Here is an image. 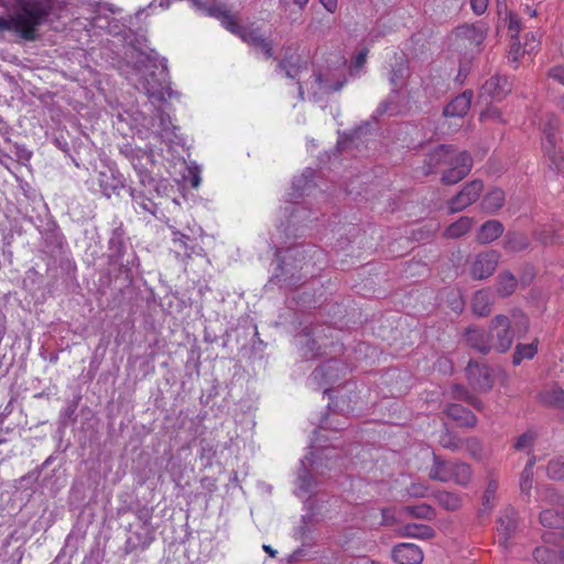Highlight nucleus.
Listing matches in <instances>:
<instances>
[{
  "label": "nucleus",
  "instance_id": "f257e3e1",
  "mask_svg": "<svg viewBox=\"0 0 564 564\" xmlns=\"http://www.w3.org/2000/svg\"><path fill=\"white\" fill-rule=\"evenodd\" d=\"M0 6L13 11L8 18L0 17V32H14L29 42L36 40L37 28L51 13V6L42 0H0Z\"/></svg>",
  "mask_w": 564,
  "mask_h": 564
},
{
  "label": "nucleus",
  "instance_id": "f03ea898",
  "mask_svg": "<svg viewBox=\"0 0 564 564\" xmlns=\"http://www.w3.org/2000/svg\"><path fill=\"white\" fill-rule=\"evenodd\" d=\"M193 8L202 13L214 17L232 34L239 36L245 43L260 51L269 59L273 57L272 41L259 28L242 26L236 15L231 14L225 6H206L199 0H189Z\"/></svg>",
  "mask_w": 564,
  "mask_h": 564
},
{
  "label": "nucleus",
  "instance_id": "7ed1b4c3",
  "mask_svg": "<svg viewBox=\"0 0 564 564\" xmlns=\"http://www.w3.org/2000/svg\"><path fill=\"white\" fill-rule=\"evenodd\" d=\"M135 73L137 87L143 90L152 101H164L166 96L173 98L177 95L170 86L166 59H163L159 67L155 58L140 54L135 62Z\"/></svg>",
  "mask_w": 564,
  "mask_h": 564
},
{
  "label": "nucleus",
  "instance_id": "20e7f679",
  "mask_svg": "<svg viewBox=\"0 0 564 564\" xmlns=\"http://www.w3.org/2000/svg\"><path fill=\"white\" fill-rule=\"evenodd\" d=\"M512 317L514 319L513 330L511 329V322L506 315H497L491 319L490 341L497 352H505L511 347L514 332L525 333L528 330V319L523 314L514 312Z\"/></svg>",
  "mask_w": 564,
  "mask_h": 564
},
{
  "label": "nucleus",
  "instance_id": "39448f33",
  "mask_svg": "<svg viewBox=\"0 0 564 564\" xmlns=\"http://www.w3.org/2000/svg\"><path fill=\"white\" fill-rule=\"evenodd\" d=\"M448 156L441 182L445 185H454L469 174L474 161L469 152L460 151L454 145H452Z\"/></svg>",
  "mask_w": 564,
  "mask_h": 564
},
{
  "label": "nucleus",
  "instance_id": "423d86ee",
  "mask_svg": "<svg viewBox=\"0 0 564 564\" xmlns=\"http://www.w3.org/2000/svg\"><path fill=\"white\" fill-rule=\"evenodd\" d=\"M121 153L130 161L143 186L151 185L154 182L148 170L154 163L152 150L134 149L126 145L121 149Z\"/></svg>",
  "mask_w": 564,
  "mask_h": 564
},
{
  "label": "nucleus",
  "instance_id": "0eeeda50",
  "mask_svg": "<svg viewBox=\"0 0 564 564\" xmlns=\"http://www.w3.org/2000/svg\"><path fill=\"white\" fill-rule=\"evenodd\" d=\"M484 191V183L474 180L464 185L462 191L448 202V213L455 214L474 204Z\"/></svg>",
  "mask_w": 564,
  "mask_h": 564
},
{
  "label": "nucleus",
  "instance_id": "6e6552de",
  "mask_svg": "<svg viewBox=\"0 0 564 564\" xmlns=\"http://www.w3.org/2000/svg\"><path fill=\"white\" fill-rule=\"evenodd\" d=\"M410 76L411 69L409 61L404 57L397 58L389 76V83L392 86L391 96H400L403 94L408 98L411 97V91L406 89Z\"/></svg>",
  "mask_w": 564,
  "mask_h": 564
},
{
  "label": "nucleus",
  "instance_id": "1a4fd4ad",
  "mask_svg": "<svg viewBox=\"0 0 564 564\" xmlns=\"http://www.w3.org/2000/svg\"><path fill=\"white\" fill-rule=\"evenodd\" d=\"M500 260V253L488 250L478 253L470 267V274L476 280H484L492 275Z\"/></svg>",
  "mask_w": 564,
  "mask_h": 564
},
{
  "label": "nucleus",
  "instance_id": "9d476101",
  "mask_svg": "<svg viewBox=\"0 0 564 564\" xmlns=\"http://www.w3.org/2000/svg\"><path fill=\"white\" fill-rule=\"evenodd\" d=\"M346 368L339 360L329 359L315 368L311 375V380L317 386L333 384L337 382L345 373Z\"/></svg>",
  "mask_w": 564,
  "mask_h": 564
},
{
  "label": "nucleus",
  "instance_id": "9b49d317",
  "mask_svg": "<svg viewBox=\"0 0 564 564\" xmlns=\"http://www.w3.org/2000/svg\"><path fill=\"white\" fill-rule=\"evenodd\" d=\"M109 263L118 265L120 270L128 271L129 267L132 264L130 261H124L123 257L126 253V241L123 237V231L121 228H116L111 237L109 239Z\"/></svg>",
  "mask_w": 564,
  "mask_h": 564
},
{
  "label": "nucleus",
  "instance_id": "f8f14e48",
  "mask_svg": "<svg viewBox=\"0 0 564 564\" xmlns=\"http://www.w3.org/2000/svg\"><path fill=\"white\" fill-rule=\"evenodd\" d=\"M451 148V144H441L433 149L432 151H430L425 155L423 162V173L425 175H429L437 171L444 172L446 164L448 163Z\"/></svg>",
  "mask_w": 564,
  "mask_h": 564
},
{
  "label": "nucleus",
  "instance_id": "ddd939ff",
  "mask_svg": "<svg viewBox=\"0 0 564 564\" xmlns=\"http://www.w3.org/2000/svg\"><path fill=\"white\" fill-rule=\"evenodd\" d=\"M466 376L469 384L479 391L489 390L492 386L489 368L474 361H469L466 367Z\"/></svg>",
  "mask_w": 564,
  "mask_h": 564
},
{
  "label": "nucleus",
  "instance_id": "4468645a",
  "mask_svg": "<svg viewBox=\"0 0 564 564\" xmlns=\"http://www.w3.org/2000/svg\"><path fill=\"white\" fill-rule=\"evenodd\" d=\"M518 528L517 512L513 508H506L498 519L499 544L506 546Z\"/></svg>",
  "mask_w": 564,
  "mask_h": 564
},
{
  "label": "nucleus",
  "instance_id": "2eb2a0df",
  "mask_svg": "<svg viewBox=\"0 0 564 564\" xmlns=\"http://www.w3.org/2000/svg\"><path fill=\"white\" fill-rule=\"evenodd\" d=\"M511 88L507 77L496 75L485 82L481 87V95L501 101L511 91Z\"/></svg>",
  "mask_w": 564,
  "mask_h": 564
},
{
  "label": "nucleus",
  "instance_id": "dca6fc26",
  "mask_svg": "<svg viewBox=\"0 0 564 564\" xmlns=\"http://www.w3.org/2000/svg\"><path fill=\"white\" fill-rule=\"evenodd\" d=\"M392 557L397 564H421L423 552L413 543H400L393 547Z\"/></svg>",
  "mask_w": 564,
  "mask_h": 564
},
{
  "label": "nucleus",
  "instance_id": "f3484780",
  "mask_svg": "<svg viewBox=\"0 0 564 564\" xmlns=\"http://www.w3.org/2000/svg\"><path fill=\"white\" fill-rule=\"evenodd\" d=\"M154 121L153 127H158L156 132L162 141L173 143L177 140V127L173 124L169 113L164 112L162 109H158Z\"/></svg>",
  "mask_w": 564,
  "mask_h": 564
},
{
  "label": "nucleus",
  "instance_id": "a211bd4d",
  "mask_svg": "<svg viewBox=\"0 0 564 564\" xmlns=\"http://www.w3.org/2000/svg\"><path fill=\"white\" fill-rule=\"evenodd\" d=\"M466 343L477 351L481 354H488L494 349L490 341V334H487L482 329L468 328L465 333Z\"/></svg>",
  "mask_w": 564,
  "mask_h": 564
},
{
  "label": "nucleus",
  "instance_id": "6ab92c4d",
  "mask_svg": "<svg viewBox=\"0 0 564 564\" xmlns=\"http://www.w3.org/2000/svg\"><path fill=\"white\" fill-rule=\"evenodd\" d=\"M454 460H445L433 453V463L429 469V477L433 480L447 482L452 480V468Z\"/></svg>",
  "mask_w": 564,
  "mask_h": 564
},
{
  "label": "nucleus",
  "instance_id": "aec40b11",
  "mask_svg": "<svg viewBox=\"0 0 564 564\" xmlns=\"http://www.w3.org/2000/svg\"><path fill=\"white\" fill-rule=\"evenodd\" d=\"M445 413L460 426L474 427L477 424L476 415L467 408L452 403L445 409Z\"/></svg>",
  "mask_w": 564,
  "mask_h": 564
},
{
  "label": "nucleus",
  "instance_id": "412c9836",
  "mask_svg": "<svg viewBox=\"0 0 564 564\" xmlns=\"http://www.w3.org/2000/svg\"><path fill=\"white\" fill-rule=\"evenodd\" d=\"M473 93L466 90L463 94L455 97L445 108V117H464L471 105Z\"/></svg>",
  "mask_w": 564,
  "mask_h": 564
},
{
  "label": "nucleus",
  "instance_id": "4be33fe9",
  "mask_svg": "<svg viewBox=\"0 0 564 564\" xmlns=\"http://www.w3.org/2000/svg\"><path fill=\"white\" fill-rule=\"evenodd\" d=\"M503 232V226L498 220H488L481 225L477 234V241L480 243H490L498 239Z\"/></svg>",
  "mask_w": 564,
  "mask_h": 564
},
{
  "label": "nucleus",
  "instance_id": "5701e85b",
  "mask_svg": "<svg viewBox=\"0 0 564 564\" xmlns=\"http://www.w3.org/2000/svg\"><path fill=\"white\" fill-rule=\"evenodd\" d=\"M492 304V296L488 290L477 291L473 297V311L478 316L489 315Z\"/></svg>",
  "mask_w": 564,
  "mask_h": 564
},
{
  "label": "nucleus",
  "instance_id": "b1692460",
  "mask_svg": "<svg viewBox=\"0 0 564 564\" xmlns=\"http://www.w3.org/2000/svg\"><path fill=\"white\" fill-rule=\"evenodd\" d=\"M322 340L319 332L314 333L313 337L310 333H304L301 335V343L303 347V355L306 358H313L319 354L322 346H326L325 343H319Z\"/></svg>",
  "mask_w": 564,
  "mask_h": 564
},
{
  "label": "nucleus",
  "instance_id": "393cba45",
  "mask_svg": "<svg viewBox=\"0 0 564 564\" xmlns=\"http://www.w3.org/2000/svg\"><path fill=\"white\" fill-rule=\"evenodd\" d=\"M474 225V219L463 216L455 223L451 224L444 231V236L448 239H457L466 235Z\"/></svg>",
  "mask_w": 564,
  "mask_h": 564
},
{
  "label": "nucleus",
  "instance_id": "a878e982",
  "mask_svg": "<svg viewBox=\"0 0 564 564\" xmlns=\"http://www.w3.org/2000/svg\"><path fill=\"white\" fill-rule=\"evenodd\" d=\"M505 203V193L500 188H494L481 200V207L489 214L498 212Z\"/></svg>",
  "mask_w": 564,
  "mask_h": 564
},
{
  "label": "nucleus",
  "instance_id": "bb28decb",
  "mask_svg": "<svg viewBox=\"0 0 564 564\" xmlns=\"http://www.w3.org/2000/svg\"><path fill=\"white\" fill-rule=\"evenodd\" d=\"M541 401L557 409L564 408V390L558 386H552L540 394Z\"/></svg>",
  "mask_w": 564,
  "mask_h": 564
},
{
  "label": "nucleus",
  "instance_id": "cd10ccee",
  "mask_svg": "<svg viewBox=\"0 0 564 564\" xmlns=\"http://www.w3.org/2000/svg\"><path fill=\"white\" fill-rule=\"evenodd\" d=\"M457 36L463 41H468L476 47H479L485 40V32L474 25H464L458 29Z\"/></svg>",
  "mask_w": 564,
  "mask_h": 564
},
{
  "label": "nucleus",
  "instance_id": "c85d7f7f",
  "mask_svg": "<svg viewBox=\"0 0 564 564\" xmlns=\"http://www.w3.org/2000/svg\"><path fill=\"white\" fill-rule=\"evenodd\" d=\"M517 284H518L517 279L512 273L502 272L498 276L497 286H496L497 293L501 297H507L514 292Z\"/></svg>",
  "mask_w": 564,
  "mask_h": 564
},
{
  "label": "nucleus",
  "instance_id": "c756f323",
  "mask_svg": "<svg viewBox=\"0 0 564 564\" xmlns=\"http://www.w3.org/2000/svg\"><path fill=\"white\" fill-rule=\"evenodd\" d=\"M172 241L176 248V251L178 253L183 252L187 258H189L195 251V246L192 245L193 240L178 230H172Z\"/></svg>",
  "mask_w": 564,
  "mask_h": 564
},
{
  "label": "nucleus",
  "instance_id": "7c9ffc66",
  "mask_svg": "<svg viewBox=\"0 0 564 564\" xmlns=\"http://www.w3.org/2000/svg\"><path fill=\"white\" fill-rule=\"evenodd\" d=\"M454 468H452V480L460 486H466L471 478L470 466L466 463L453 462Z\"/></svg>",
  "mask_w": 564,
  "mask_h": 564
},
{
  "label": "nucleus",
  "instance_id": "2f4dec72",
  "mask_svg": "<svg viewBox=\"0 0 564 564\" xmlns=\"http://www.w3.org/2000/svg\"><path fill=\"white\" fill-rule=\"evenodd\" d=\"M402 534L410 538L431 539L434 530L425 524L409 523L402 528Z\"/></svg>",
  "mask_w": 564,
  "mask_h": 564
},
{
  "label": "nucleus",
  "instance_id": "473e14b6",
  "mask_svg": "<svg viewBox=\"0 0 564 564\" xmlns=\"http://www.w3.org/2000/svg\"><path fill=\"white\" fill-rule=\"evenodd\" d=\"M130 194L137 212H145L155 215L156 204L151 198L144 196L142 193H137L135 189H131Z\"/></svg>",
  "mask_w": 564,
  "mask_h": 564
},
{
  "label": "nucleus",
  "instance_id": "72a5a7b5",
  "mask_svg": "<svg viewBox=\"0 0 564 564\" xmlns=\"http://www.w3.org/2000/svg\"><path fill=\"white\" fill-rule=\"evenodd\" d=\"M403 513L412 518L424 520H432L435 517V510L426 503L406 506L403 508Z\"/></svg>",
  "mask_w": 564,
  "mask_h": 564
},
{
  "label": "nucleus",
  "instance_id": "f704fd0d",
  "mask_svg": "<svg viewBox=\"0 0 564 564\" xmlns=\"http://www.w3.org/2000/svg\"><path fill=\"white\" fill-rule=\"evenodd\" d=\"M529 246V239L527 236L520 232H509L506 236L505 249L511 252L522 251Z\"/></svg>",
  "mask_w": 564,
  "mask_h": 564
},
{
  "label": "nucleus",
  "instance_id": "c9c22d12",
  "mask_svg": "<svg viewBox=\"0 0 564 564\" xmlns=\"http://www.w3.org/2000/svg\"><path fill=\"white\" fill-rule=\"evenodd\" d=\"M313 177V171L307 169L300 176L294 178L292 183V193L290 194L293 198H299L305 194L306 188L308 187L310 182Z\"/></svg>",
  "mask_w": 564,
  "mask_h": 564
},
{
  "label": "nucleus",
  "instance_id": "e433bc0d",
  "mask_svg": "<svg viewBox=\"0 0 564 564\" xmlns=\"http://www.w3.org/2000/svg\"><path fill=\"white\" fill-rule=\"evenodd\" d=\"M538 351V347L535 343L522 345L519 344L513 354L512 362L513 365H520L524 359H532Z\"/></svg>",
  "mask_w": 564,
  "mask_h": 564
},
{
  "label": "nucleus",
  "instance_id": "4c0bfd02",
  "mask_svg": "<svg viewBox=\"0 0 564 564\" xmlns=\"http://www.w3.org/2000/svg\"><path fill=\"white\" fill-rule=\"evenodd\" d=\"M452 394H453V398L457 399V400H463L465 402H467L468 404H470L471 406H474L475 409L477 410H481L482 409V403L479 399H477L476 397L471 395L463 386L460 384H455L453 386L452 388Z\"/></svg>",
  "mask_w": 564,
  "mask_h": 564
},
{
  "label": "nucleus",
  "instance_id": "58836bf2",
  "mask_svg": "<svg viewBox=\"0 0 564 564\" xmlns=\"http://www.w3.org/2000/svg\"><path fill=\"white\" fill-rule=\"evenodd\" d=\"M437 500L443 508L449 511L457 510L462 503L458 495L448 491L440 492Z\"/></svg>",
  "mask_w": 564,
  "mask_h": 564
},
{
  "label": "nucleus",
  "instance_id": "ea45409f",
  "mask_svg": "<svg viewBox=\"0 0 564 564\" xmlns=\"http://www.w3.org/2000/svg\"><path fill=\"white\" fill-rule=\"evenodd\" d=\"M315 487V481L312 475L303 468L297 476V490L299 494H308Z\"/></svg>",
  "mask_w": 564,
  "mask_h": 564
},
{
  "label": "nucleus",
  "instance_id": "a19ab883",
  "mask_svg": "<svg viewBox=\"0 0 564 564\" xmlns=\"http://www.w3.org/2000/svg\"><path fill=\"white\" fill-rule=\"evenodd\" d=\"M540 522L544 527L555 528L561 523V517L557 511L553 509H545L540 513Z\"/></svg>",
  "mask_w": 564,
  "mask_h": 564
},
{
  "label": "nucleus",
  "instance_id": "79ce46f5",
  "mask_svg": "<svg viewBox=\"0 0 564 564\" xmlns=\"http://www.w3.org/2000/svg\"><path fill=\"white\" fill-rule=\"evenodd\" d=\"M440 444L447 449L457 451L462 446V441L449 432H444L440 437Z\"/></svg>",
  "mask_w": 564,
  "mask_h": 564
},
{
  "label": "nucleus",
  "instance_id": "37998d69",
  "mask_svg": "<svg viewBox=\"0 0 564 564\" xmlns=\"http://www.w3.org/2000/svg\"><path fill=\"white\" fill-rule=\"evenodd\" d=\"M555 143L554 128L550 127V129L544 130V138L542 141L543 149L550 156L554 155Z\"/></svg>",
  "mask_w": 564,
  "mask_h": 564
},
{
  "label": "nucleus",
  "instance_id": "c03bdc74",
  "mask_svg": "<svg viewBox=\"0 0 564 564\" xmlns=\"http://www.w3.org/2000/svg\"><path fill=\"white\" fill-rule=\"evenodd\" d=\"M547 475L552 479H562L564 477V462L553 459L549 463Z\"/></svg>",
  "mask_w": 564,
  "mask_h": 564
},
{
  "label": "nucleus",
  "instance_id": "a18cd8bd",
  "mask_svg": "<svg viewBox=\"0 0 564 564\" xmlns=\"http://www.w3.org/2000/svg\"><path fill=\"white\" fill-rule=\"evenodd\" d=\"M316 82L319 85V89L324 93L338 91L345 85V80H336L334 84H330L327 79H324L322 75L316 76Z\"/></svg>",
  "mask_w": 564,
  "mask_h": 564
},
{
  "label": "nucleus",
  "instance_id": "49530a36",
  "mask_svg": "<svg viewBox=\"0 0 564 564\" xmlns=\"http://www.w3.org/2000/svg\"><path fill=\"white\" fill-rule=\"evenodd\" d=\"M278 69L283 72L286 77L289 78H295L299 74V66L295 64L290 63L286 59H281L278 63Z\"/></svg>",
  "mask_w": 564,
  "mask_h": 564
},
{
  "label": "nucleus",
  "instance_id": "de8ad7c7",
  "mask_svg": "<svg viewBox=\"0 0 564 564\" xmlns=\"http://www.w3.org/2000/svg\"><path fill=\"white\" fill-rule=\"evenodd\" d=\"M554 555H555V552L551 551L550 549H547L545 546L535 547V550L533 552V557L535 558V561L541 562V563L551 562L552 558L554 557Z\"/></svg>",
  "mask_w": 564,
  "mask_h": 564
},
{
  "label": "nucleus",
  "instance_id": "09e8293b",
  "mask_svg": "<svg viewBox=\"0 0 564 564\" xmlns=\"http://www.w3.org/2000/svg\"><path fill=\"white\" fill-rule=\"evenodd\" d=\"M406 492L411 497L423 498L427 495L429 487L424 484L415 482V484H411L406 488Z\"/></svg>",
  "mask_w": 564,
  "mask_h": 564
},
{
  "label": "nucleus",
  "instance_id": "8fccbe9b",
  "mask_svg": "<svg viewBox=\"0 0 564 564\" xmlns=\"http://www.w3.org/2000/svg\"><path fill=\"white\" fill-rule=\"evenodd\" d=\"M534 441V434L532 432H525L522 435H520L514 443V448L518 451H523L528 447H530L533 444Z\"/></svg>",
  "mask_w": 564,
  "mask_h": 564
},
{
  "label": "nucleus",
  "instance_id": "3c124183",
  "mask_svg": "<svg viewBox=\"0 0 564 564\" xmlns=\"http://www.w3.org/2000/svg\"><path fill=\"white\" fill-rule=\"evenodd\" d=\"M533 482V471L523 470L520 476V489L523 494L529 495Z\"/></svg>",
  "mask_w": 564,
  "mask_h": 564
},
{
  "label": "nucleus",
  "instance_id": "603ef678",
  "mask_svg": "<svg viewBox=\"0 0 564 564\" xmlns=\"http://www.w3.org/2000/svg\"><path fill=\"white\" fill-rule=\"evenodd\" d=\"M480 119L482 121H488V120H492V121H499V122H502V118H501V112L498 108L496 107H489L487 108L485 111H482L480 113Z\"/></svg>",
  "mask_w": 564,
  "mask_h": 564
},
{
  "label": "nucleus",
  "instance_id": "864d4df0",
  "mask_svg": "<svg viewBox=\"0 0 564 564\" xmlns=\"http://www.w3.org/2000/svg\"><path fill=\"white\" fill-rule=\"evenodd\" d=\"M497 488H498V485L496 481H490L488 484V487L484 495V506L485 507H487V508L492 507L491 500L495 498V492H496Z\"/></svg>",
  "mask_w": 564,
  "mask_h": 564
},
{
  "label": "nucleus",
  "instance_id": "5fc2aeb1",
  "mask_svg": "<svg viewBox=\"0 0 564 564\" xmlns=\"http://www.w3.org/2000/svg\"><path fill=\"white\" fill-rule=\"evenodd\" d=\"M509 32L511 34V39H517L521 29L520 19L516 14L509 15Z\"/></svg>",
  "mask_w": 564,
  "mask_h": 564
},
{
  "label": "nucleus",
  "instance_id": "6e6d98bb",
  "mask_svg": "<svg viewBox=\"0 0 564 564\" xmlns=\"http://www.w3.org/2000/svg\"><path fill=\"white\" fill-rule=\"evenodd\" d=\"M14 149H15V155H17V159L19 162H29L31 156H32V152L29 151L24 145H20V144H14Z\"/></svg>",
  "mask_w": 564,
  "mask_h": 564
},
{
  "label": "nucleus",
  "instance_id": "4d7b16f0",
  "mask_svg": "<svg viewBox=\"0 0 564 564\" xmlns=\"http://www.w3.org/2000/svg\"><path fill=\"white\" fill-rule=\"evenodd\" d=\"M549 77L564 85V66L557 65L549 69Z\"/></svg>",
  "mask_w": 564,
  "mask_h": 564
},
{
  "label": "nucleus",
  "instance_id": "13d9d810",
  "mask_svg": "<svg viewBox=\"0 0 564 564\" xmlns=\"http://www.w3.org/2000/svg\"><path fill=\"white\" fill-rule=\"evenodd\" d=\"M521 53H524L522 47H521V44L517 39H512V43L510 45V52H509V56L510 58L513 61V62H517L519 56L521 55Z\"/></svg>",
  "mask_w": 564,
  "mask_h": 564
},
{
  "label": "nucleus",
  "instance_id": "bf43d9fd",
  "mask_svg": "<svg viewBox=\"0 0 564 564\" xmlns=\"http://www.w3.org/2000/svg\"><path fill=\"white\" fill-rule=\"evenodd\" d=\"M488 2L489 0H470V6L474 13L477 15L482 14L488 7Z\"/></svg>",
  "mask_w": 564,
  "mask_h": 564
},
{
  "label": "nucleus",
  "instance_id": "052dcab7",
  "mask_svg": "<svg viewBox=\"0 0 564 564\" xmlns=\"http://www.w3.org/2000/svg\"><path fill=\"white\" fill-rule=\"evenodd\" d=\"M10 134H11L10 127L0 118V138L4 142L9 143V142H11Z\"/></svg>",
  "mask_w": 564,
  "mask_h": 564
},
{
  "label": "nucleus",
  "instance_id": "680f3d73",
  "mask_svg": "<svg viewBox=\"0 0 564 564\" xmlns=\"http://www.w3.org/2000/svg\"><path fill=\"white\" fill-rule=\"evenodd\" d=\"M538 45L539 41L536 40L535 35L532 34L531 40L524 44L523 52L531 53L536 48Z\"/></svg>",
  "mask_w": 564,
  "mask_h": 564
},
{
  "label": "nucleus",
  "instance_id": "e2e57ef3",
  "mask_svg": "<svg viewBox=\"0 0 564 564\" xmlns=\"http://www.w3.org/2000/svg\"><path fill=\"white\" fill-rule=\"evenodd\" d=\"M390 108V101H383L379 105V107L376 110L377 115H384L389 111Z\"/></svg>",
  "mask_w": 564,
  "mask_h": 564
},
{
  "label": "nucleus",
  "instance_id": "0e129e2a",
  "mask_svg": "<svg viewBox=\"0 0 564 564\" xmlns=\"http://www.w3.org/2000/svg\"><path fill=\"white\" fill-rule=\"evenodd\" d=\"M321 2L329 12H333L337 4V0H321Z\"/></svg>",
  "mask_w": 564,
  "mask_h": 564
},
{
  "label": "nucleus",
  "instance_id": "69168bd1",
  "mask_svg": "<svg viewBox=\"0 0 564 564\" xmlns=\"http://www.w3.org/2000/svg\"><path fill=\"white\" fill-rule=\"evenodd\" d=\"M366 56H367V53L366 52H360L357 57H356V64L357 66H361L365 62H366Z\"/></svg>",
  "mask_w": 564,
  "mask_h": 564
},
{
  "label": "nucleus",
  "instance_id": "338daca9",
  "mask_svg": "<svg viewBox=\"0 0 564 564\" xmlns=\"http://www.w3.org/2000/svg\"><path fill=\"white\" fill-rule=\"evenodd\" d=\"M11 160V156L4 152V156H0V164L9 169L8 163Z\"/></svg>",
  "mask_w": 564,
  "mask_h": 564
},
{
  "label": "nucleus",
  "instance_id": "774afa93",
  "mask_svg": "<svg viewBox=\"0 0 564 564\" xmlns=\"http://www.w3.org/2000/svg\"><path fill=\"white\" fill-rule=\"evenodd\" d=\"M535 464V457H532L528 460L525 467L523 470H529V471H533V466Z\"/></svg>",
  "mask_w": 564,
  "mask_h": 564
}]
</instances>
